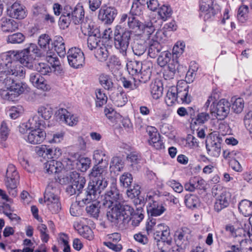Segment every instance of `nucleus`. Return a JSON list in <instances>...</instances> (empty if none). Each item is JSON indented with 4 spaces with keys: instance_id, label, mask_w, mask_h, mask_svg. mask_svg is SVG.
Here are the masks:
<instances>
[{
    "instance_id": "1",
    "label": "nucleus",
    "mask_w": 252,
    "mask_h": 252,
    "mask_svg": "<svg viewBox=\"0 0 252 252\" xmlns=\"http://www.w3.org/2000/svg\"><path fill=\"white\" fill-rule=\"evenodd\" d=\"M108 162L104 161L101 164H95L92 168L89 176L92 179L85 190L86 197L82 199V201L88 203L91 200L95 199L99 196L101 192L107 186L108 182L105 179L107 174Z\"/></svg>"
},
{
    "instance_id": "34",
    "label": "nucleus",
    "mask_w": 252,
    "mask_h": 252,
    "mask_svg": "<svg viewBox=\"0 0 252 252\" xmlns=\"http://www.w3.org/2000/svg\"><path fill=\"white\" fill-rule=\"evenodd\" d=\"M152 74V70L149 65L147 66L145 64L141 71H139L138 74L134 76L137 82L140 85L141 83H146L150 79Z\"/></svg>"
},
{
    "instance_id": "12",
    "label": "nucleus",
    "mask_w": 252,
    "mask_h": 252,
    "mask_svg": "<svg viewBox=\"0 0 252 252\" xmlns=\"http://www.w3.org/2000/svg\"><path fill=\"white\" fill-rule=\"evenodd\" d=\"M117 14V10L112 6L103 5L99 10L98 19L105 24H111Z\"/></svg>"
},
{
    "instance_id": "33",
    "label": "nucleus",
    "mask_w": 252,
    "mask_h": 252,
    "mask_svg": "<svg viewBox=\"0 0 252 252\" xmlns=\"http://www.w3.org/2000/svg\"><path fill=\"white\" fill-rule=\"evenodd\" d=\"M54 50L60 57H64L66 55L64 40L62 36H56L52 43Z\"/></svg>"
},
{
    "instance_id": "22",
    "label": "nucleus",
    "mask_w": 252,
    "mask_h": 252,
    "mask_svg": "<svg viewBox=\"0 0 252 252\" xmlns=\"http://www.w3.org/2000/svg\"><path fill=\"white\" fill-rule=\"evenodd\" d=\"M73 11V8L69 5H66L63 7L62 14L59 19L60 24L63 28H67L72 22Z\"/></svg>"
},
{
    "instance_id": "64",
    "label": "nucleus",
    "mask_w": 252,
    "mask_h": 252,
    "mask_svg": "<svg viewBox=\"0 0 252 252\" xmlns=\"http://www.w3.org/2000/svg\"><path fill=\"white\" fill-rule=\"evenodd\" d=\"M35 70L42 75H48L52 72L51 67L46 63H40L35 65Z\"/></svg>"
},
{
    "instance_id": "23",
    "label": "nucleus",
    "mask_w": 252,
    "mask_h": 252,
    "mask_svg": "<svg viewBox=\"0 0 252 252\" xmlns=\"http://www.w3.org/2000/svg\"><path fill=\"white\" fill-rule=\"evenodd\" d=\"M231 194L227 191H223L218 197L214 205V209L217 212L227 207L230 202Z\"/></svg>"
},
{
    "instance_id": "9",
    "label": "nucleus",
    "mask_w": 252,
    "mask_h": 252,
    "mask_svg": "<svg viewBox=\"0 0 252 252\" xmlns=\"http://www.w3.org/2000/svg\"><path fill=\"white\" fill-rule=\"evenodd\" d=\"M0 82L3 84L6 88L11 89L16 98L24 93L27 88L25 83L14 80L13 78L0 77Z\"/></svg>"
},
{
    "instance_id": "56",
    "label": "nucleus",
    "mask_w": 252,
    "mask_h": 252,
    "mask_svg": "<svg viewBox=\"0 0 252 252\" xmlns=\"http://www.w3.org/2000/svg\"><path fill=\"white\" fill-rule=\"evenodd\" d=\"M248 11L249 8L248 6L243 5L240 6L237 13V18L240 22L244 23L246 21L248 18Z\"/></svg>"
},
{
    "instance_id": "6",
    "label": "nucleus",
    "mask_w": 252,
    "mask_h": 252,
    "mask_svg": "<svg viewBox=\"0 0 252 252\" xmlns=\"http://www.w3.org/2000/svg\"><path fill=\"white\" fill-rule=\"evenodd\" d=\"M20 176L15 166L9 164L5 173L4 182L9 194L13 197L17 195V186Z\"/></svg>"
},
{
    "instance_id": "49",
    "label": "nucleus",
    "mask_w": 252,
    "mask_h": 252,
    "mask_svg": "<svg viewBox=\"0 0 252 252\" xmlns=\"http://www.w3.org/2000/svg\"><path fill=\"white\" fill-rule=\"evenodd\" d=\"M37 112L39 115L46 120L50 119L53 114L52 108L49 106H42L39 107Z\"/></svg>"
},
{
    "instance_id": "29",
    "label": "nucleus",
    "mask_w": 252,
    "mask_h": 252,
    "mask_svg": "<svg viewBox=\"0 0 252 252\" xmlns=\"http://www.w3.org/2000/svg\"><path fill=\"white\" fill-rule=\"evenodd\" d=\"M68 162L71 166H74L76 165V168L81 172H86L90 167L91 163V160L89 158L82 157L79 159L74 160H71L68 158Z\"/></svg>"
},
{
    "instance_id": "30",
    "label": "nucleus",
    "mask_w": 252,
    "mask_h": 252,
    "mask_svg": "<svg viewBox=\"0 0 252 252\" xmlns=\"http://www.w3.org/2000/svg\"><path fill=\"white\" fill-rule=\"evenodd\" d=\"M72 15V23L75 25L80 24L86 21V17L84 19V10L83 6L80 4H77L74 8Z\"/></svg>"
},
{
    "instance_id": "43",
    "label": "nucleus",
    "mask_w": 252,
    "mask_h": 252,
    "mask_svg": "<svg viewBox=\"0 0 252 252\" xmlns=\"http://www.w3.org/2000/svg\"><path fill=\"white\" fill-rule=\"evenodd\" d=\"M238 208L245 216H250L252 214V202L243 200L239 203Z\"/></svg>"
},
{
    "instance_id": "53",
    "label": "nucleus",
    "mask_w": 252,
    "mask_h": 252,
    "mask_svg": "<svg viewBox=\"0 0 252 252\" xmlns=\"http://www.w3.org/2000/svg\"><path fill=\"white\" fill-rule=\"evenodd\" d=\"M110 167L114 168L117 171L121 172L124 169V163L121 158L114 157L111 159Z\"/></svg>"
},
{
    "instance_id": "21",
    "label": "nucleus",
    "mask_w": 252,
    "mask_h": 252,
    "mask_svg": "<svg viewBox=\"0 0 252 252\" xmlns=\"http://www.w3.org/2000/svg\"><path fill=\"white\" fill-rule=\"evenodd\" d=\"M8 15L17 19H23L27 16L25 7L17 2L14 3L7 10Z\"/></svg>"
},
{
    "instance_id": "5",
    "label": "nucleus",
    "mask_w": 252,
    "mask_h": 252,
    "mask_svg": "<svg viewBox=\"0 0 252 252\" xmlns=\"http://www.w3.org/2000/svg\"><path fill=\"white\" fill-rule=\"evenodd\" d=\"M56 182H51L47 186L44 195V202L53 214L58 213L61 209L58 194L59 189Z\"/></svg>"
},
{
    "instance_id": "42",
    "label": "nucleus",
    "mask_w": 252,
    "mask_h": 252,
    "mask_svg": "<svg viewBox=\"0 0 252 252\" xmlns=\"http://www.w3.org/2000/svg\"><path fill=\"white\" fill-rule=\"evenodd\" d=\"M184 201L186 206L189 209L196 208L200 203L198 197L193 194H188L185 195Z\"/></svg>"
},
{
    "instance_id": "13",
    "label": "nucleus",
    "mask_w": 252,
    "mask_h": 252,
    "mask_svg": "<svg viewBox=\"0 0 252 252\" xmlns=\"http://www.w3.org/2000/svg\"><path fill=\"white\" fill-rule=\"evenodd\" d=\"M222 139L219 136H213V138L206 142V148L208 154L212 157H218L221 152Z\"/></svg>"
},
{
    "instance_id": "11",
    "label": "nucleus",
    "mask_w": 252,
    "mask_h": 252,
    "mask_svg": "<svg viewBox=\"0 0 252 252\" xmlns=\"http://www.w3.org/2000/svg\"><path fill=\"white\" fill-rule=\"evenodd\" d=\"M163 36L165 37L164 32L161 31L156 32L155 38H153L149 42L148 55L151 58L157 57L162 49V46L160 42L163 40Z\"/></svg>"
},
{
    "instance_id": "63",
    "label": "nucleus",
    "mask_w": 252,
    "mask_h": 252,
    "mask_svg": "<svg viewBox=\"0 0 252 252\" xmlns=\"http://www.w3.org/2000/svg\"><path fill=\"white\" fill-rule=\"evenodd\" d=\"M128 188L126 191V194L129 198L133 199L139 196L141 193V188L138 185L134 184L132 187L130 186Z\"/></svg>"
},
{
    "instance_id": "47",
    "label": "nucleus",
    "mask_w": 252,
    "mask_h": 252,
    "mask_svg": "<svg viewBox=\"0 0 252 252\" xmlns=\"http://www.w3.org/2000/svg\"><path fill=\"white\" fill-rule=\"evenodd\" d=\"M96 99L95 105L96 107H101L106 103L107 96L100 89L95 91Z\"/></svg>"
},
{
    "instance_id": "4",
    "label": "nucleus",
    "mask_w": 252,
    "mask_h": 252,
    "mask_svg": "<svg viewBox=\"0 0 252 252\" xmlns=\"http://www.w3.org/2000/svg\"><path fill=\"white\" fill-rule=\"evenodd\" d=\"M81 31L83 33L88 35L87 44L91 50H95L102 44L101 41L100 33L98 29L94 28V23L90 19H86L81 23Z\"/></svg>"
},
{
    "instance_id": "10",
    "label": "nucleus",
    "mask_w": 252,
    "mask_h": 252,
    "mask_svg": "<svg viewBox=\"0 0 252 252\" xmlns=\"http://www.w3.org/2000/svg\"><path fill=\"white\" fill-rule=\"evenodd\" d=\"M122 195L115 186L111 187L110 189L105 193L104 198L101 201L102 205L104 207H110L114 205H121Z\"/></svg>"
},
{
    "instance_id": "46",
    "label": "nucleus",
    "mask_w": 252,
    "mask_h": 252,
    "mask_svg": "<svg viewBox=\"0 0 252 252\" xmlns=\"http://www.w3.org/2000/svg\"><path fill=\"white\" fill-rule=\"evenodd\" d=\"M99 83L101 85L107 90H111L114 87V84L111 77L108 75L102 74L99 77Z\"/></svg>"
},
{
    "instance_id": "16",
    "label": "nucleus",
    "mask_w": 252,
    "mask_h": 252,
    "mask_svg": "<svg viewBox=\"0 0 252 252\" xmlns=\"http://www.w3.org/2000/svg\"><path fill=\"white\" fill-rule=\"evenodd\" d=\"M107 217L108 220L114 224H118L124 220L123 215L121 213V205H114L110 207H107Z\"/></svg>"
},
{
    "instance_id": "44",
    "label": "nucleus",
    "mask_w": 252,
    "mask_h": 252,
    "mask_svg": "<svg viewBox=\"0 0 252 252\" xmlns=\"http://www.w3.org/2000/svg\"><path fill=\"white\" fill-rule=\"evenodd\" d=\"M132 49L135 55L140 57L146 55L147 46L144 42L137 40L134 42Z\"/></svg>"
},
{
    "instance_id": "48",
    "label": "nucleus",
    "mask_w": 252,
    "mask_h": 252,
    "mask_svg": "<svg viewBox=\"0 0 252 252\" xmlns=\"http://www.w3.org/2000/svg\"><path fill=\"white\" fill-rule=\"evenodd\" d=\"M25 39V35L21 32H17L9 35L6 38L8 43L20 44L23 42Z\"/></svg>"
},
{
    "instance_id": "50",
    "label": "nucleus",
    "mask_w": 252,
    "mask_h": 252,
    "mask_svg": "<svg viewBox=\"0 0 252 252\" xmlns=\"http://www.w3.org/2000/svg\"><path fill=\"white\" fill-rule=\"evenodd\" d=\"M93 159L95 161L96 164H101L103 163L104 161L108 162V158L106 156L105 153L101 150H97L94 152Z\"/></svg>"
},
{
    "instance_id": "26",
    "label": "nucleus",
    "mask_w": 252,
    "mask_h": 252,
    "mask_svg": "<svg viewBox=\"0 0 252 252\" xmlns=\"http://www.w3.org/2000/svg\"><path fill=\"white\" fill-rule=\"evenodd\" d=\"M57 114L61 121L65 122L69 126H73L76 125L78 122L77 118L65 109H59L57 112Z\"/></svg>"
},
{
    "instance_id": "60",
    "label": "nucleus",
    "mask_w": 252,
    "mask_h": 252,
    "mask_svg": "<svg viewBox=\"0 0 252 252\" xmlns=\"http://www.w3.org/2000/svg\"><path fill=\"white\" fill-rule=\"evenodd\" d=\"M133 181L132 175L128 172H125L120 178L122 186L125 188L129 187Z\"/></svg>"
},
{
    "instance_id": "41",
    "label": "nucleus",
    "mask_w": 252,
    "mask_h": 252,
    "mask_svg": "<svg viewBox=\"0 0 252 252\" xmlns=\"http://www.w3.org/2000/svg\"><path fill=\"white\" fill-rule=\"evenodd\" d=\"M61 162L53 159L44 164V169L49 174L56 173L61 171Z\"/></svg>"
},
{
    "instance_id": "38",
    "label": "nucleus",
    "mask_w": 252,
    "mask_h": 252,
    "mask_svg": "<svg viewBox=\"0 0 252 252\" xmlns=\"http://www.w3.org/2000/svg\"><path fill=\"white\" fill-rule=\"evenodd\" d=\"M143 212L144 210L142 206L137 207L135 210H133V213L129 218L131 220V224L133 226H138L143 220L144 217Z\"/></svg>"
},
{
    "instance_id": "32",
    "label": "nucleus",
    "mask_w": 252,
    "mask_h": 252,
    "mask_svg": "<svg viewBox=\"0 0 252 252\" xmlns=\"http://www.w3.org/2000/svg\"><path fill=\"white\" fill-rule=\"evenodd\" d=\"M151 94L154 99H158L162 96L163 91L162 83L159 80L152 82L150 86Z\"/></svg>"
},
{
    "instance_id": "61",
    "label": "nucleus",
    "mask_w": 252,
    "mask_h": 252,
    "mask_svg": "<svg viewBox=\"0 0 252 252\" xmlns=\"http://www.w3.org/2000/svg\"><path fill=\"white\" fill-rule=\"evenodd\" d=\"M121 213L123 215V219L126 220L129 219L132 213H133L134 209L130 206L127 204H122L121 203Z\"/></svg>"
},
{
    "instance_id": "37",
    "label": "nucleus",
    "mask_w": 252,
    "mask_h": 252,
    "mask_svg": "<svg viewBox=\"0 0 252 252\" xmlns=\"http://www.w3.org/2000/svg\"><path fill=\"white\" fill-rule=\"evenodd\" d=\"M113 103L118 107L124 106L127 101V98L124 92L114 93L110 96Z\"/></svg>"
},
{
    "instance_id": "19",
    "label": "nucleus",
    "mask_w": 252,
    "mask_h": 252,
    "mask_svg": "<svg viewBox=\"0 0 252 252\" xmlns=\"http://www.w3.org/2000/svg\"><path fill=\"white\" fill-rule=\"evenodd\" d=\"M15 59L23 65L29 68L33 67V61L34 58L32 54H30L26 49L20 52H15Z\"/></svg>"
},
{
    "instance_id": "25",
    "label": "nucleus",
    "mask_w": 252,
    "mask_h": 252,
    "mask_svg": "<svg viewBox=\"0 0 252 252\" xmlns=\"http://www.w3.org/2000/svg\"><path fill=\"white\" fill-rule=\"evenodd\" d=\"M178 99L182 103L188 104L191 101L190 95H189V86L185 82L178 83Z\"/></svg>"
},
{
    "instance_id": "8",
    "label": "nucleus",
    "mask_w": 252,
    "mask_h": 252,
    "mask_svg": "<svg viewBox=\"0 0 252 252\" xmlns=\"http://www.w3.org/2000/svg\"><path fill=\"white\" fill-rule=\"evenodd\" d=\"M69 64L74 68L82 67L85 64V56L79 48L74 47L69 49L67 53Z\"/></svg>"
},
{
    "instance_id": "27",
    "label": "nucleus",
    "mask_w": 252,
    "mask_h": 252,
    "mask_svg": "<svg viewBox=\"0 0 252 252\" xmlns=\"http://www.w3.org/2000/svg\"><path fill=\"white\" fill-rule=\"evenodd\" d=\"M149 138V144L156 150H160L164 149V145L161 139L160 134L157 131H148Z\"/></svg>"
},
{
    "instance_id": "45",
    "label": "nucleus",
    "mask_w": 252,
    "mask_h": 252,
    "mask_svg": "<svg viewBox=\"0 0 252 252\" xmlns=\"http://www.w3.org/2000/svg\"><path fill=\"white\" fill-rule=\"evenodd\" d=\"M247 234L250 240H238L240 243L241 252H252V234L249 231H248Z\"/></svg>"
},
{
    "instance_id": "58",
    "label": "nucleus",
    "mask_w": 252,
    "mask_h": 252,
    "mask_svg": "<svg viewBox=\"0 0 252 252\" xmlns=\"http://www.w3.org/2000/svg\"><path fill=\"white\" fill-rule=\"evenodd\" d=\"M140 1L141 0H136V1L133 2L130 11L132 14L131 16L140 15L142 13L143 6L145 4H143Z\"/></svg>"
},
{
    "instance_id": "17",
    "label": "nucleus",
    "mask_w": 252,
    "mask_h": 252,
    "mask_svg": "<svg viewBox=\"0 0 252 252\" xmlns=\"http://www.w3.org/2000/svg\"><path fill=\"white\" fill-rule=\"evenodd\" d=\"M191 230L186 227H182L175 233V240L177 245L181 248H185L188 243Z\"/></svg>"
},
{
    "instance_id": "62",
    "label": "nucleus",
    "mask_w": 252,
    "mask_h": 252,
    "mask_svg": "<svg viewBox=\"0 0 252 252\" xmlns=\"http://www.w3.org/2000/svg\"><path fill=\"white\" fill-rule=\"evenodd\" d=\"M171 53L168 52H162L158 58V63L161 67L165 66L170 61Z\"/></svg>"
},
{
    "instance_id": "36",
    "label": "nucleus",
    "mask_w": 252,
    "mask_h": 252,
    "mask_svg": "<svg viewBox=\"0 0 252 252\" xmlns=\"http://www.w3.org/2000/svg\"><path fill=\"white\" fill-rule=\"evenodd\" d=\"M98 197L99 196H97L95 199L92 200V201H94V203L87 206L86 208L87 213L95 219H97L99 216L100 212V207L102 205V202H100V201H95ZM91 201L92 200L90 203ZM88 203H89V202Z\"/></svg>"
},
{
    "instance_id": "40",
    "label": "nucleus",
    "mask_w": 252,
    "mask_h": 252,
    "mask_svg": "<svg viewBox=\"0 0 252 252\" xmlns=\"http://www.w3.org/2000/svg\"><path fill=\"white\" fill-rule=\"evenodd\" d=\"M94 50V56L99 62H103L107 60L109 53L105 45L101 44Z\"/></svg>"
},
{
    "instance_id": "15",
    "label": "nucleus",
    "mask_w": 252,
    "mask_h": 252,
    "mask_svg": "<svg viewBox=\"0 0 252 252\" xmlns=\"http://www.w3.org/2000/svg\"><path fill=\"white\" fill-rule=\"evenodd\" d=\"M147 196L149 201L147 212L151 216H158L165 212L166 209L161 203L153 199L152 195H147Z\"/></svg>"
},
{
    "instance_id": "14",
    "label": "nucleus",
    "mask_w": 252,
    "mask_h": 252,
    "mask_svg": "<svg viewBox=\"0 0 252 252\" xmlns=\"http://www.w3.org/2000/svg\"><path fill=\"white\" fill-rule=\"evenodd\" d=\"M230 104L224 99H221L217 103L214 109H211V113L214 114L217 119L220 120H224L230 111Z\"/></svg>"
},
{
    "instance_id": "3",
    "label": "nucleus",
    "mask_w": 252,
    "mask_h": 252,
    "mask_svg": "<svg viewBox=\"0 0 252 252\" xmlns=\"http://www.w3.org/2000/svg\"><path fill=\"white\" fill-rule=\"evenodd\" d=\"M131 32L122 27L117 25L114 30V46L121 55L126 57L131 39Z\"/></svg>"
},
{
    "instance_id": "59",
    "label": "nucleus",
    "mask_w": 252,
    "mask_h": 252,
    "mask_svg": "<svg viewBox=\"0 0 252 252\" xmlns=\"http://www.w3.org/2000/svg\"><path fill=\"white\" fill-rule=\"evenodd\" d=\"M46 60L51 64L52 67L56 68L59 67L60 63L55 54H52L51 52L47 51Z\"/></svg>"
},
{
    "instance_id": "2",
    "label": "nucleus",
    "mask_w": 252,
    "mask_h": 252,
    "mask_svg": "<svg viewBox=\"0 0 252 252\" xmlns=\"http://www.w3.org/2000/svg\"><path fill=\"white\" fill-rule=\"evenodd\" d=\"M15 51H10L0 55V77H16L23 79L25 77L26 69L15 59Z\"/></svg>"
},
{
    "instance_id": "24",
    "label": "nucleus",
    "mask_w": 252,
    "mask_h": 252,
    "mask_svg": "<svg viewBox=\"0 0 252 252\" xmlns=\"http://www.w3.org/2000/svg\"><path fill=\"white\" fill-rule=\"evenodd\" d=\"M213 0H200V10L204 13V19L207 20L214 16L215 12L212 7Z\"/></svg>"
},
{
    "instance_id": "28",
    "label": "nucleus",
    "mask_w": 252,
    "mask_h": 252,
    "mask_svg": "<svg viewBox=\"0 0 252 252\" xmlns=\"http://www.w3.org/2000/svg\"><path fill=\"white\" fill-rule=\"evenodd\" d=\"M0 27L3 32H13L18 29V24L13 19L2 17L0 20Z\"/></svg>"
},
{
    "instance_id": "35",
    "label": "nucleus",
    "mask_w": 252,
    "mask_h": 252,
    "mask_svg": "<svg viewBox=\"0 0 252 252\" xmlns=\"http://www.w3.org/2000/svg\"><path fill=\"white\" fill-rule=\"evenodd\" d=\"M127 25L130 29L136 32L137 34H141V32L144 27L143 23L136 19L133 16L129 15Z\"/></svg>"
},
{
    "instance_id": "31",
    "label": "nucleus",
    "mask_w": 252,
    "mask_h": 252,
    "mask_svg": "<svg viewBox=\"0 0 252 252\" xmlns=\"http://www.w3.org/2000/svg\"><path fill=\"white\" fill-rule=\"evenodd\" d=\"M225 230L228 232L230 235L235 238L239 237L241 239H246L248 236L247 232L244 228L236 226V225H232L228 224L225 226Z\"/></svg>"
},
{
    "instance_id": "54",
    "label": "nucleus",
    "mask_w": 252,
    "mask_h": 252,
    "mask_svg": "<svg viewBox=\"0 0 252 252\" xmlns=\"http://www.w3.org/2000/svg\"><path fill=\"white\" fill-rule=\"evenodd\" d=\"M210 119V115L207 112L199 113L195 118L192 119V122L195 125H202Z\"/></svg>"
},
{
    "instance_id": "39",
    "label": "nucleus",
    "mask_w": 252,
    "mask_h": 252,
    "mask_svg": "<svg viewBox=\"0 0 252 252\" xmlns=\"http://www.w3.org/2000/svg\"><path fill=\"white\" fill-rule=\"evenodd\" d=\"M145 64H142L141 62L133 61L128 62L126 64V67L129 73L132 76H136L139 71H141Z\"/></svg>"
},
{
    "instance_id": "7",
    "label": "nucleus",
    "mask_w": 252,
    "mask_h": 252,
    "mask_svg": "<svg viewBox=\"0 0 252 252\" xmlns=\"http://www.w3.org/2000/svg\"><path fill=\"white\" fill-rule=\"evenodd\" d=\"M69 176L71 185L67 187L66 192L70 195H78L86 184L85 178L75 171L71 172Z\"/></svg>"
},
{
    "instance_id": "51",
    "label": "nucleus",
    "mask_w": 252,
    "mask_h": 252,
    "mask_svg": "<svg viewBox=\"0 0 252 252\" xmlns=\"http://www.w3.org/2000/svg\"><path fill=\"white\" fill-rule=\"evenodd\" d=\"M232 110L236 113H241L243 108L244 102L243 98L239 97L232 98Z\"/></svg>"
},
{
    "instance_id": "18",
    "label": "nucleus",
    "mask_w": 252,
    "mask_h": 252,
    "mask_svg": "<svg viewBox=\"0 0 252 252\" xmlns=\"http://www.w3.org/2000/svg\"><path fill=\"white\" fill-rule=\"evenodd\" d=\"M45 137L46 133L42 129H32L28 135L26 141L32 144H39L44 140Z\"/></svg>"
},
{
    "instance_id": "52",
    "label": "nucleus",
    "mask_w": 252,
    "mask_h": 252,
    "mask_svg": "<svg viewBox=\"0 0 252 252\" xmlns=\"http://www.w3.org/2000/svg\"><path fill=\"white\" fill-rule=\"evenodd\" d=\"M50 41L51 38L48 34H43L39 36L38 40V44L41 49L44 51H47V49L49 48Z\"/></svg>"
},
{
    "instance_id": "57",
    "label": "nucleus",
    "mask_w": 252,
    "mask_h": 252,
    "mask_svg": "<svg viewBox=\"0 0 252 252\" xmlns=\"http://www.w3.org/2000/svg\"><path fill=\"white\" fill-rule=\"evenodd\" d=\"M158 14L162 20L165 21L171 16V8L170 6L163 5L159 8Z\"/></svg>"
},
{
    "instance_id": "55",
    "label": "nucleus",
    "mask_w": 252,
    "mask_h": 252,
    "mask_svg": "<svg viewBox=\"0 0 252 252\" xmlns=\"http://www.w3.org/2000/svg\"><path fill=\"white\" fill-rule=\"evenodd\" d=\"M133 83L125 77L122 78L121 81L123 87L125 89H127L129 90H134L137 89L139 86V84L138 82H137V80L135 79V77H133Z\"/></svg>"
},
{
    "instance_id": "20",
    "label": "nucleus",
    "mask_w": 252,
    "mask_h": 252,
    "mask_svg": "<svg viewBox=\"0 0 252 252\" xmlns=\"http://www.w3.org/2000/svg\"><path fill=\"white\" fill-rule=\"evenodd\" d=\"M107 239L108 241L103 242L104 245L115 252H120L122 249V245L118 244L121 240V235L120 233H113L108 234Z\"/></svg>"
}]
</instances>
